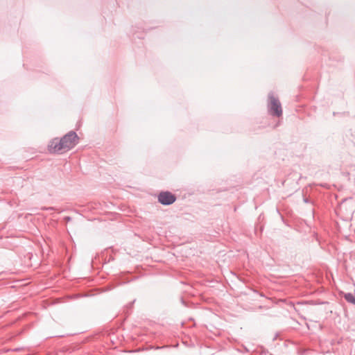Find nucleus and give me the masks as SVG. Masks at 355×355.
Wrapping results in <instances>:
<instances>
[{"label": "nucleus", "instance_id": "f257e3e1", "mask_svg": "<svg viewBox=\"0 0 355 355\" xmlns=\"http://www.w3.org/2000/svg\"><path fill=\"white\" fill-rule=\"evenodd\" d=\"M268 111L273 116L279 117L282 115V105L277 97L272 92L268 95Z\"/></svg>", "mask_w": 355, "mask_h": 355}, {"label": "nucleus", "instance_id": "f03ea898", "mask_svg": "<svg viewBox=\"0 0 355 355\" xmlns=\"http://www.w3.org/2000/svg\"><path fill=\"white\" fill-rule=\"evenodd\" d=\"M65 146V150H69L74 148L78 143L79 137H78L76 132L71 130L63 136L62 138Z\"/></svg>", "mask_w": 355, "mask_h": 355}, {"label": "nucleus", "instance_id": "7ed1b4c3", "mask_svg": "<svg viewBox=\"0 0 355 355\" xmlns=\"http://www.w3.org/2000/svg\"><path fill=\"white\" fill-rule=\"evenodd\" d=\"M49 150L51 153H62V152L67 151L65 150V146L64 145L63 141H62V139L54 138L52 139L49 146Z\"/></svg>", "mask_w": 355, "mask_h": 355}, {"label": "nucleus", "instance_id": "20e7f679", "mask_svg": "<svg viewBox=\"0 0 355 355\" xmlns=\"http://www.w3.org/2000/svg\"><path fill=\"white\" fill-rule=\"evenodd\" d=\"M158 202L163 205H172L176 200V196L170 191H162L158 195Z\"/></svg>", "mask_w": 355, "mask_h": 355}, {"label": "nucleus", "instance_id": "39448f33", "mask_svg": "<svg viewBox=\"0 0 355 355\" xmlns=\"http://www.w3.org/2000/svg\"><path fill=\"white\" fill-rule=\"evenodd\" d=\"M344 297L347 302L355 305V296L353 294L350 293H345Z\"/></svg>", "mask_w": 355, "mask_h": 355}, {"label": "nucleus", "instance_id": "423d86ee", "mask_svg": "<svg viewBox=\"0 0 355 355\" xmlns=\"http://www.w3.org/2000/svg\"><path fill=\"white\" fill-rule=\"evenodd\" d=\"M64 220L66 221V222H69L71 220V218L70 216H65L64 218Z\"/></svg>", "mask_w": 355, "mask_h": 355}, {"label": "nucleus", "instance_id": "0eeeda50", "mask_svg": "<svg viewBox=\"0 0 355 355\" xmlns=\"http://www.w3.org/2000/svg\"><path fill=\"white\" fill-rule=\"evenodd\" d=\"M303 201L305 203H309L310 202V200L307 198H304Z\"/></svg>", "mask_w": 355, "mask_h": 355}, {"label": "nucleus", "instance_id": "6e6552de", "mask_svg": "<svg viewBox=\"0 0 355 355\" xmlns=\"http://www.w3.org/2000/svg\"><path fill=\"white\" fill-rule=\"evenodd\" d=\"M44 209H46V210H53L54 207H46V208H44Z\"/></svg>", "mask_w": 355, "mask_h": 355}]
</instances>
